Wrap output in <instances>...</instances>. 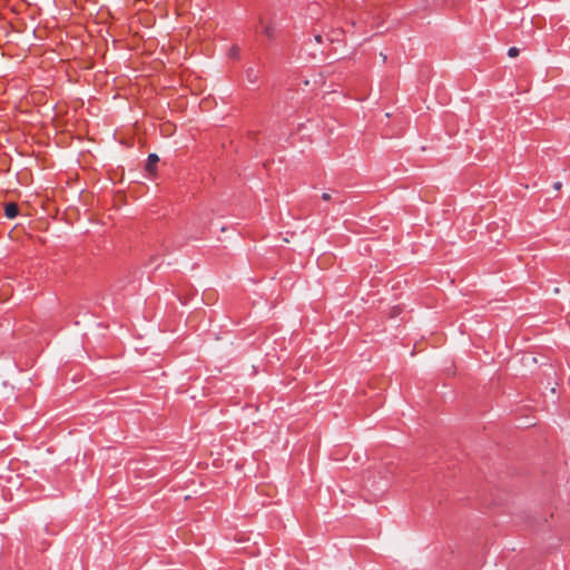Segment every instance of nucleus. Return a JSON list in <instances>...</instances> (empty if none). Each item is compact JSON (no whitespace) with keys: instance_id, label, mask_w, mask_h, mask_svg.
Segmentation results:
<instances>
[{"instance_id":"nucleus-6","label":"nucleus","mask_w":570,"mask_h":570,"mask_svg":"<svg viewBox=\"0 0 570 570\" xmlns=\"http://www.w3.org/2000/svg\"><path fill=\"white\" fill-rule=\"evenodd\" d=\"M322 199H323L324 202H328V200H331V194H330V193H323V194H322Z\"/></svg>"},{"instance_id":"nucleus-2","label":"nucleus","mask_w":570,"mask_h":570,"mask_svg":"<svg viewBox=\"0 0 570 570\" xmlns=\"http://www.w3.org/2000/svg\"><path fill=\"white\" fill-rule=\"evenodd\" d=\"M158 161H159V157L156 154H149V156L147 158V164H146L147 170L151 171Z\"/></svg>"},{"instance_id":"nucleus-3","label":"nucleus","mask_w":570,"mask_h":570,"mask_svg":"<svg viewBox=\"0 0 570 570\" xmlns=\"http://www.w3.org/2000/svg\"><path fill=\"white\" fill-rule=\"evenodd\" d=\"M264 33L266 37L268 38H273L274 37V33H275V30L272 26H265L264 27Z\"/></svg>"},{"instance_id":"nucleus-4","label":"nucleus","mask_w":570,"mask_h":570,"mask_svg":"<svg viewBox=\"0 0 570 570\" xmlns=\"http://www.w3.org/2000/svg\"><path fill=\"white\" fill-rule=\"evenodd\" d=\"M519 55V49L515 48V47H511L509 50H508V56L511 57V58H514Z\"/></svg>"},{"instance_id":"nucleus-7","label":"nucleus","mask_w":570,"mask_h":570,"mask_svg":"<svg viewBox=\"0 0 570 570\" xmlns=\"http://www.w3.org/2000/svg\"><path fill=\"white\" fill-rule=\"evenodd\" d=\"M562 184L560 181L554 183L553 187L554 189L559 190L561 188Z\"/></svg>"},{"instance_id":"nucleus-1","label":"nucleus","mask_w":570,"mask_h":570,"mask_svg":"<svg viewBox=\"0 0 570 570\" xmlns=\"http://www.w3.org/2000/svg\"><path fill=\"white\" fill-rule=\"evenodd\" d=\"M19 214V207L14 203H8L4 206V215L6 217L12 219L16 218Z\"/></svg>"},{"instance_id":"nucleus-5","label":"nucleus","mask_w":570,"mask_h":570,"mask_svg":"<svg viewBox=\"0 0 570 570\" xmlns=\"http://www.w3.org/2000/svg\"><path fill=\"white\" fill-rule=\"evenodd\" d=\"M238 51H239L238 47H232L230 56L234 57V58L237 57Z\"/></svg>"},{"instance_id":"nucleus-8","label":"nucleus","mask_w":570,"mask_h":570,"mask_svg":"<svg viewBox=\"0 0 570 570\" xmlns=\"http://www.w3.org/2000/svg\"><path fill=\"white\" fill-rule=\"evenodd\" d=\"M315 40L321 43L322 42V36H320V35L315 36Z\"/></svg>"}]
</instances>
